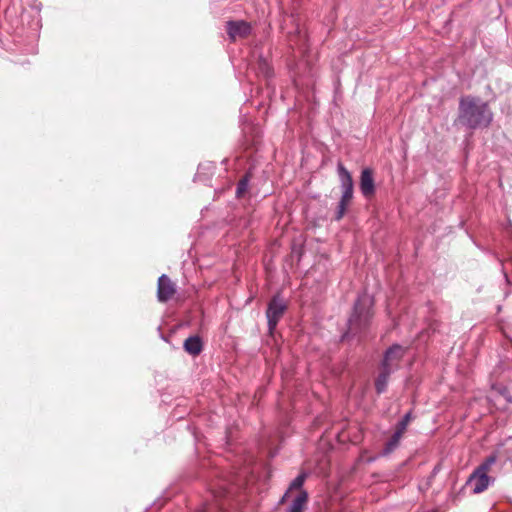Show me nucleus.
<instances>
[{
	"label": "nucleus",
	"instance_id": "obj_1",
	"mask_svg": "<svg viewBox=\"0 0 512 512\" xmlns=\"http://www.w3.org/2000/svg\"><path fill=\"white\" fill-rule=\"evenodd\" d=\"M493 120L489 104L479 97L467 95L459 100L458 115L454 125L470 130L487 128Z\"/></svg>",
	"mask_w": 512,
	"mask_h": 512
},
{
	"label": "nucleus",
	"instance_id": "obj_2",
	"mask_svg": "<svg viewBox=\"0 0 512 512\" xmlns=\"http://www.w3.org/2000/svg\"><path fill=\"white\" fill-rule=\"evenodd\" d=\"M372 302L367 296H360L356 300L353 313L348 319V329L342 336V341L349 337L361 336L368 328L373 316Z\"/></svg>",
	"mask_w": 512,
	"mask_h": 512
},
{
	"label": "nucleus",
	"instance_id": "obj_3",
	"mask_svg": "<svg viewBox=\"0 0 512 512\" xmlns=\"http://www.w3.org/2000/svg\"><path fill=\"white\" fill-rule=\"evenodd\" d=\"M498 454L493 452L472 472L469 476L466 485L473 486L472 491L474 494H479L485 491L489 484L494 480L488 476L491 467L497 462Z\"/></svg>",
	"mask_w": 512,
	"mask_h": 512
},
{
	"label": "nucleus",
	"instance_id": "obj_4",
	"mask_svg": "<svg viewBox=\"0 0 512 512\" xmlns=\"http://www.w3.org/2000/svg\"><path fill=\"white\" fill-rule=\"evenodd\" d=\"M287 305L279 296H274L268 303L266 317L268 320L269 332L273 333L279 320L283 317Z\"/></svg>",
	"mask_w": 512,
	"mask_h": 512
},
{
	"label": "nucleus",
	"instance_id": "obj_5",
	"mask_svg": "<svg viewBox=\"0 0 512 512\" xmlns=\"http://www.w3.org/2000/svg\"><path fill=\"white\" fill-rule=\"evenodd\" d=\"M226 31L231 41L237 38H246L251 33V26L244 20L228 21L226 23Z\"/></svg>",
	"mask_w": 512,
	"mask_h": 512
},
{
	"label": "nucleus",
	"instance_id": "obj_6",
	"mask_svg": "<svg viewBox=\"0 0 512 512\" xmlns=\"http://www.w3.org/2000/svg\"><path fill=\"white\" fill-rule=\"evenodd\" d=\"M359 188L366 199L375 195L374 172L371 168H364L361 172Z\"/></svg>",
	"mask_w": 512,
	"mask_h": 512
},
{
	"label": "nucleus",
	"instance_id": "obj_7",
	"mask_svg": "<svg viewBox=\"0 0 512 512\" xmlns=\"http://www.w3.org/2000/svg\"><path fill=\"white\" fill-rule=\"evenodd\" d=\"M176 293L175 284L171 279L163 274L158 279L157 298L160 302L169 301Z\"/></svg>",
	"mask_w": 512,
	"mask_h": 512
},
{
	"label": "nucleus",
	"instance_id": "obj_8",
	"mask_svg": "<svg viewBox=\"0 0 512 512\" xmlns=\"http://www.w3.org/2000/svg\"><path fill=\"white\" fill-rule=\"evenodd\" d=\"M337 171L341 182L342 196L344 199H352L354 184L350 172L341 162H339L337 165Z\"/></svg>",
	"mask_w": 512,
	"mask_h": 512
},
{
	"label": "nucleus",
	"instance_id": "obj_9",
	"mask_svg": "<svg viewBox=\"0 0 512 512\" xmlns=\"http://www.w3.org/2000/svg\"><path fill=\"white\" fill-rule=\"evenodd\" d=\"M404 353L405 350L402 346L394 344L386 350L381 364L395 371L398 367V363L403 358Z\"/></svg>",
	"mask_w": 512,
	"mask_h": 512
},
{
	"label": "nucleus",
	"instance_id": "obj_10",
	"mask_svg": "<svg viewBox=\"0 0 512 512\" xmlns=\"http://www.w3.org/2000/svg\"><path fill=\"white\" fill-rule=\"evenodd\" d=\"M393 372L394 370L381 364L380 372L375 380V389L378 394H382L386 391L389 377Z\"/></svg>",
	"mask_w": 512,
	"mask_h": 512
},
{
	"label": "nucleus",
	"instance_id": "obj_11",
	"mask_svg": "<svg viewBox=\"0 0 512 512\" xmlns=\"http://www.w3.org/2000/svg\"><path fill=\"white\" fill-rule=\"evenodd\" d=\"M183 348L188 354L197 356L203 350V341L198 335L190 336L184 341Z\"/></svg>",
	"mask_w": 512,
	"mask_h": 512
},
{
	"label": "nucleus",
	"instance_id": "obj_12",
	"mask_svg": "<svg viewBox=\"0 0 512 512\" xmlns=\"http://www.w3.org/2000/svg\"><path fill=\"white\" fill-rule=\"evenodd\" d=\"M308 501V494L306 491L301 490L297 496L292 500V503L287 509V512H303Z\"/></svg>",
	"mask_w": 512,
	"mask_h": 512
},
{
	"label": "nucleus",
	"instance_id": "obj_13",
	"mask_svg": "<svg viewBox=\"0 0 512 512\" xmlns=\"http://www.w3.org/2000/svg\"><path fill=\"white\" fill-rule=\"evenodd\" d=\"M306 476H307L306 473H301L291 482L289 489L286 491V493L284 494V496L281 499V503H284L285 501H287V499L290 496V493L293 490L301 491V488L305 482Z\"/></svg>",
	"mask_w": 512,
	"mask_h": 512
},
{
	"label": "nucleus",
	"instance_id": "obj_14",
	"mask_svg": "<svg viewBox=\"0 0 512 512\" xmlns=\"http://www.w3.org/2000/svg\"><path fill=\"white\" fill-rule=\"evenodd\" d=\"M257 73L264 76L265 78H269L273 74V69L270 66L269 62L263 58L259 57L256 65Z\"/></svg>",
	"mask_w": 512,
	"mask_h": 512
},
{
	"label": "nucleus",
	"instance_id": "obj_15",
	"mask_svg": "<svg viewBox=\"0 0 512 512\" xmlns=\"http://www.w3.org/2000/svg\"><path fill=\"white\" fill-rule=\"evenodd\" d=\"M402 436V433L395 430L391 438L386 442L385 447L383 449V453L387 455L394 451V449L399 445Z\"/></svg>",
	"mask_w": 512,
	"mask_h": 512
},
{
	"label": "nucleus",
	"instance_id": "obj_16",
	"mask_svg": "<svg viewBox=\"0 0 512 512\" xmlns=\"http://www.w3.org/2000/svg\"><path fill=\"white\" fill-rule=\"evenodd\" d=\"M351 200L352 199H344V197L341 196V199L337 205V209H336V213H335V217H334V219L336 221H339L344 217L347 207L349 206Z\"/></svg>",
	"mask_w": 512,
	"mask_h": 512
},
{
	"label": "nucleus",
	"instance_id": "obj_17",
	"mask_svg": "<svg viewBox=\"0 0 512 512\" xmlns=\"http://www.w3.org/2000/svg\"><path fill=\"white\" fill-rule=\"evenodd\" d=\"M250 181V174H245L238 182L237 189H236V196L238 198H241L244 196V194L247 192L248 184Z\"/></svg>",
	"mask_w": 512,
	"mask_h": 512
},
{
	"label": "nucleus",
	"instance_id": "obj_18",
	"mask_svg": "<svg viewBox=\"0 0 512 512\" xmlns=\"http://www.w3.org/2000/svg\"><path fill=\"white\" fill-rule=\"evenodd\" d=\"M411 419H412L411 412L406 413L404 415V417L397 423L395 430L404 434Z\"/></svg>",
	"mask_w": 512,
	"mask_h": 512
},
{
	"label": "nucleus",
	"instance_id": "obj_19",
	"mask_svg": "<svg viewBox=\"0 0 512 512\" xmlns=\"http://www.w3.org/2000/svg\"><path fill=\"white\" fill-rule=\"evenodd\" d=\"M500 393H501V395H502V396H503V397H504L508 402H511V401H512V400H511V397H510V395H509V393H508V391H507V389H506V388L501 389V390H500Z\"/></svg>",
	"mask_w": 512,
	"mask_h": 512
}]
</instances>
